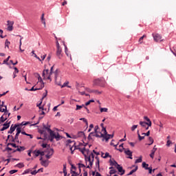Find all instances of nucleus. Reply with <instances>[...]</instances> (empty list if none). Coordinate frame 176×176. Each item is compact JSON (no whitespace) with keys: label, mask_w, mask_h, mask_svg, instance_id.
I'll return each mask as SVG.
<instances>
[{"label":"nucleus","mask_w":176,"mask_h":176,"mask_svg":"<svg viewBox=\"0 0 176 176\" xmlns=\"http://www.w3.org/2000/svg\"><path fill=\"white\" fill-rule=\"evenodd\" d=\"M50 127H52V125L50 124H47V126L44 125V129H45V130H47V133L50 134L48 136V140L50 141V142H54V138L56 141H60V140L65 138V137L60 135L58 132L56 133L54 131L52 130Z\"/></svg>","instance_id":"nucleus-1"},{"label":"nucleus","mask_w":176,"mask_h":176,"mask_svg":"<svg viewBox=\"0 0 176 176\" xmlns=\"http://www.w3.org/2000/svg\"><path fill=\"white\" fill-rule=\"evenodd\" d=\"M109 163H110V166H114V167H116L120 175H124L126 173V170L123 168V166L122 165L118 164V162H116V160H115L114 158H112V160L110 159L109 160Z\"/></svg>","instance_id":"nucleus-2"},{"label":"nucleus","mask_w":176,"mask_h":176,"mask_svg":"<svg viewBox=\"0 0 176 176\" xmlns=\"http://www.w3.org/2000/svg\"><path fill=\"white\" fill-rule=\"evenodd\" d=\"M105 85H107V81H105V78H104V77L96 78L94 80V86H100V87H105Z\"/></svg>","instance_id":"nucleus-3"},{"label":"nucleus","mask_w":176,"mask_h":176,"mask_svg":"<svg viewBox=\"0 0 176 176\" xmlns=\"http://www.w3.org/2000/svg\"><path fill=\"white\" fill-rule=\"evenodd\" d=\"M152 36L155 42H163L162 35L159 34V33H153Z\"/></svg>","instance_id":"nucleus-4"},{"label":"nucleus","mask_w":176,"mask_h":176,"mask_svg":"<svg viewBox=\"0 0 176 176\" xmlns=\"http://www.w3.org/2000/svg\"><path fill=\"white\" fill-rule=\"evenodd\" d=\"M94 157H96V155L93 153H91V159L89 160V165H87V168H89L91 170L93 168V164H94Z\"/></svg>","instance_id":"nucleus-5"},{"label":"nucleus","mask_w":176,"mask_h":176,"mask_svg":"<svg viewBox=\"0 0 176 176\" xmlns=\"http://www.w3.org/2000/svg\"><path fill=\"white\" fill-rule=\"evenodd\" d=\"M98 138H102V141L104 142L105 141V142H108V141H109L110 138L109 136V133L104 135L102 133H101V135H96Z\"/></svg>","instance_id":"nucleus-6"},{"label":"nucleus","mask_w":176,"mask_h":176,"mask_svg":"<svg viewBox=\"0 0 176 176\" xmlns=\"http://www.w3.org/2000/svg\"><path fill=\"white\" fill-rule=\"evenodd\" d=\"M124 152L126 156H128V159L133 160V151H130V148H125Z\"/></svg>","instance_id":"nucleus-7"},{"label":"nucleus","mask_w":176,"mask_h":176,"mask_svg":"<svg viewBox=\"0 0 176 176\" xmlns=\"http://www.w3.org/2000/svg\"><path fill=\"white\" fill-rule=\"evenodd\" d=\"M17 128V123L15 124H12L10 126V130L8 131V134H13Z\"/></svg>","instance_id":"nucleus-8"},{"label":"nucleus","mask_w":176,"mask_h":176,"mask_svg":"<svg viewBox=\"0 0 176 176\" xmlns=\"http://www.w3.org/2000/svg\"><path fill=\"white\" fill-rule=\"evenodd\" d=\"M47 124H49V123H47V125L45 124V123L43 124V129H38V131L39 134L44 135L45 133H46V131H47V129H45V126H47Z\"/></svg>","instance_id":"nucleus-9"},{"label":"nucleus","mask_w":176,"mask_h":176,"mask_svg":"<svg viewBox=\"0 0 176 176\" xmlns=\"http://www.w3.org/2000/svg\"><path fill=\"white\" fill-rule=\"evenodd\" d=\"M61 52H63L61 47L56 48V56L57 57H58L59 59H61V57H63V54H61Z\"/></svg>","instance_id":"nucleus-10"},{"label":"nucleus","mask_w":176,"mask_h":176,"mask_svg":"<svg viewBox=\"0 0 176 176\" xmlns=\"http://www.w3.org/2000/svg\"><path fill=\"white\" fill-rule=\"evenodd\" d=\"M21 133V126L17 124L15 136L19 138V136L20 135Z\"/></svg>","instance_id":"nucleus-11"},{"label":"nucleus","mask_w":176,"mask_h":176,"mask_svg":"<svg viewBox=\"0 0 176 176\" xmlns=\"http://www.w3.org/2000/svg\"><path fill=\"white\" fill-rule=\"evenodd\" d=\"M10 123H12V121L7 120L6 122L2 124V126L6 129V130H8V129L10 127Z\"/></svg>","instance_id":"nucleus-12"},{"label":"nucleus","mask_w":176,"mask_h":176,"mask_svg":"<svg viewBox=\"0 0 176 176\" xmlns=\"http://www.w3.org/2000/svg\"><path fill=\"white\" fill-rule=\"evenodd\" d=\"M50 151H51V154L47 153L45 155V157L47 160H49V159L52 157V155H54V149L53 148H51Z\"/></svg>","instance_id":"nucleus-13"},{"label":"nucleus","mask_w":176,"mask_h":176,"mask_svg":"<svg viewBox=\"0 0 176 176\" xmlns=\"http://www.w3.org/2000/svg\"><path fill=\"white\" fill-rule=\"evenodd\" d=\"M100 129V126H98V125L95 126V127H94V133H95V134L93 135V137H96V138H98V137L97 135H100L98 134V129Z\"/></svg>","instance_id":"nucleus-14"},{"label":"nucleus","mask_w":176,"mask_h":176,"mask_svg":"<svg viewBox=\"0 0 176 176\" xmlns=\"http://www.w3.org/2000/svg\"><path fill=\"white\" fill-rule=\"evenodd\" d=\"M144 119L146 120L147 126H152V121H151V119L148 116H145Z\"/></svg>","instance_id":"nucleus-15"},{"label":"nucleus","mask_w":176,"mask_h":176,"mask_svg":"<svg viewBox=\"0 0 176 176\" xmlns=\"http://www.w3.org/2000/svg\"><path fill=\"white\" fill-rule=\"evenodd\" d=\"M85 157V162L86 163V166H87V162H90V159H91V153H90V155L89 156H87V155H84Z\"/></svg>","instance_id":"nucleus-16"},{"label":"nucleus","mask_w":176,"mask_h":176,"mask_svg":"<svg viewBox=\"0 0 176 176\" xmlns=\"http://www.w3.org/2000/svg\"><path fill=\"white\" fill-rule=\"evenodd\" d=\"M69 85V82H65L63 83V85H61V84H58V86H60L61 89L64 88V87H69V89H71V86L68 85Z\"/></svg>","instance_id":"nucleus-17"},{"label":"nucleus","mask_w":176,"mask_h":176,"mask_svg":"<svg viewBox=\"0 0 176 176\" xmlns=\"http://www.w3.org/2000/svg\"><path fill=\"white\" fill-rule=\"evenodd\" d=\"M19 124L21 127H23V126H27L28 124H31V122L30 121H23L21 123H16Z\"/></svg>","instance_id":"nucleus-18"},{"label":"nucleus","mask_w":176,"mask_h":176,"mask_svg":"<svg viewBox=\"0 0 176 176\" xmlns=\"http://www.w3.org/2000/svg\"><path fill=\"white\" fill-rule=\"evenodd\" d=\"M110 145H111V146H114L116 151H119V152H120V153L123 152V149H122V148H118V144H115L113 142H111V143H110Z\"/></svg>","instance_id":"nucleus-19"},{"label":"nucleus","mask_w":176,"mask_h":176,"mask_svg":"<svg viewBox=\"0 0 176 176\" xmlns=\"http://www.w3.org/2000/svg\"><path fill=\"white\" fill-rule=\"evenodd\" d=\"M41 166L43 167H48L49 166V161L47 160H45L44 161L41 162Z\"/></svg>","instance_id":"nucleus-20"},{"label":"nucleus","mask_w":176,"mask_h":176,"mask_svg":"<svg viewBox=\"0 0 176 176\" xmlns=\"http://www.w3.org/2000/svg\"><path fill=\"white\" fill-rule=\"evenodd\" d=\"M13 69H14V72H13V79H14V78H16V76H17V75H16V74H19V69L16 67H13Z\"/></svg>","instance_id":"nucleus-21"},{"label":"nucleus","mask_w":176,"mask_h":176,"mask_svg":"<svg viewBox=\"0 0 176 176\" xmlns=\"http://www.w3.org/2000/svg\"><path fill=\"white\" fill-rule=\"evenodd\" d=\"M4 116L2 115L1 117H0V124H2V123H5V122H6L7 119H8V117L6 116L3 117Z\"/></svg>","instance_id":"nucleus-22"},{"label":"nucleus","mask_w":176,"mask_h":176,"mask_svg":"<svg viewBox=\"0 0 176 176\" xmlns=\"http://www.w3.org/2000/svg\"><path fill=\"white\" fill-rule=\"evenodd\" d=\"M3 116H8V118L10 116L11 113L9 112V110L5 109L4 111H3Z\"/></svg>","instance_id":"nucleus-23"},{"label":"nucleus","mask_w":176,"mask_h":176,"mask_svg":"<svg viewBox=\"0 0 176 176\" xmlns=\"http://www.w3.org/2000/svg\"><path fill=\"white\" fill-rule=\"evenodd\" d=\"M9 60H10V56H8L3 61V64H6V65H10L9 63Z\"/></svg>","instance_id":"nucleus-24"},{"label":"nucleus","mask_w":176,"mask_h":176,"mask_svg":"<svg viewBox=\"0 0 176 176\" xmlns=\"http://www.w3.org/2000/svg\"><path fill=\"white\" fill-rule=\"evenodd\" d=\"M77 166H78V168H87V166L82 164V161H80V163L77 164Z\"/></svg>","instance_id":"nucleus-25"},{"label":"nucleus","mask_w":176,"mask_h":176,"mask_svg":"<svg viewBox=\"0 0 176 176\" xmlns=\"http://www.w3.org/2000/svg\"><path fill=\"white\" fill-rule=\"evenodd\" d=\"M3 107H5V101H1L0 100V112H3V111H5V109H2Z\"/></svg>","instance_id":"nucleus-26"},{"label":"nucleus","mask_w":176,"mask_h":176,"mask_svg":"<svg viewBox=\"0 0 176 176\" xmlns=\"http://www.w3.org/2000/svg\"><path fill=\"white\" fill-rule=\"evenodd\" d=\"M142 168H144L146 170H148V168H149V164H147L146 162H143L142 164Z\"/></svg>","instance_id":"nucleus-27"},{"label":"nucleus","mask_w":176,"mask_h":176,"mask_svg":"<svg viewBox=\"0 0 176 176\" xmlns=\"http://www.w3.org/2000/svg\"><path fill=\"white\" fill-rule=\"evenodd\" d=\"M16 151H18V152H23V151H25V146H18V148H16Z\"/></svg>","instance_id":"nucleus-28"},{"label":"nucleus","mask_w":176,"mask_h":176,"mask_svg":"<svg viewBox=\"0 0 176 176\" xmlns=\"http://www.w3.org/2000/svg\"><path fill=\"white\" fill-rule=\"evenodd\" d=\"M16 140H19V138L16 135L14 137L12 136V138H11V140H9V142H12V144H14L16 142Z\"/></svg>","instance_id":"nucleus-29"},{"label":"nucleus","mask_w":176,"mask_h":176,"mask_svg":"<svg viewBox=\"0 0 176 176\" xmlns=\"http://www.w3.org/2000/svg\"><path fill=\"white\" fill-rule=\"evenodd\" d=\"M139 124L142 126V127H146V126H148V124L146 123V122L145 121H140L139 122Z\"/></svg>","instance_id":"nucleus-30"},{"label":"nucleus","mask_w":176,"mask_h":176,"mask_svg":"<svg viewBox=\"0 0 176 176\" xmlns=\"http://www.w3.org/2000/svg\"><path fill=\"white\" fill-rule=\"evenodd\" d=\"M76 107L75 111H80V109H81L82 108H85V104H81V105L76 104Z\"/></svg>","instance_id":"nucleus-31"},{"label":"nucleus","mask_w":176,"mask_h":176,"mask_svg":"<svg viewBox=\"0 0 176 176\" xmlns=\"http://www.w3.org/2000/svg\"><path fill=\"white\" fill-rule=\"evenodd\" d=\"M137 163H142V155H140L138 159H136L135 161V164H137Z\"/></svg>","instance_id":"nucleus-32"},{"label":"nucleus","mask_w":176,"mask_h":176,"mask_svg":"<svg viewBox=\"0 0 176 176\" xmlns=\"http://www.w3.org/2000/svg\"><path fill=\"white\" fill-rule=\"evenodd\" d=\"M91 102H95L94 99H91V100H88L87 102H86L85 103L84 105H85V107H87V106L90 105V104H91Z\"/></svg>","instance_id":"nucleus-33"},{"label":"nucleus","mask_w":176,"mask_h":176,"mask_svg":"<svg viewBox=\"0 0 176 176\" xmlns=\"http://www.w3.org/2000/svg\"><path fill=\"white\" fill-rule=\"evenodd\" d=\"M108 157H110V159H112V155L109 154V153L106 152L104 153V156L103 157V159H108Z\"/></svg>","instance_id":"nucleus-34"},{"label":"nucleus","mask_w":176,"mask_h":176,"mask_svg":"<svg viewBox=\"0 0 176 176\" xmlns=\"http://www.w3.org/2000/svg\"><path fill=\"white\" fill-rule=\"evenodd\" d=\"M12 151H13V148H10L9 146H6L5 148V149L3 151V152H6L7 151L9 153L12 152Z\"/></svg>","instance_id":"nucleus-35"},{"label":"nucleus","mask_w":176,"mask_h":176,"mask_svg":"<svg viewBox=\"0 0 176 176\" xmlns=\"http://www.w3.org/2000/svg\"><path fill=\"white\" fill-rule=\"evenodd\" d=\"M38 82L36 83V85H38V83H43V79L42 78V77L41 76V75L38 74Z\"/></svg>","instance_id":"nucleus-36"},{"label":"nucleus","mask_w":176,"mask_h":176,"mask_svg":"<svg viewBox=\"0 0 176 176\" xmlns=\"http://www.w3.org/2000/svg\"><path fill=\"white\" fill-rule=\"evenodd\" d=\"M33 153L34 154V157H38L40 155V150H34Z\"/></svg>","instance_id":"nucleus-37"},{"label":"nucleus","mask_w":176,"mask_h":176,"mask_svg":"<svg viewBox=\"0 0 176 176\" xmlns=\"http://www.w3.org/2000/svg\"><path fill=\"white\" fill-rule=\"evenodd\" d=\"M54 79H55V81L57 80V77L58 76V69H56L54 72Z\"/></svg>","instance_id":"nucleus-38"},{"label":"nucleus","mask_w":176,"mask_h":176,"mask_svg":"<svg viewBox=\"0 0 176 176\" xmlns=\"http://www.w3.org/2000/svg\"><path fill=\"white\" fill-rule=\"evenodd\" d=\"M100 111L101 112V113H102V112H108V108L107 107H100Z\"/></svg>","instance_id":"nucleus-39"},{"label":"nucleus","mask_w":176,"mask_h":176,"mask_svg":"<svg viewBox=\"0 0 176 176\" xmlns=\"http://www.w3.org/2000/svg\"><path fill=\"white\" fill-rule=\"evenodd\" d=\"M65 47V53L67 57H69V54L68 53V47H67V45L64 44Z\"/></svg>","instance_id":"nucleus-40"},{"label":"nucleus","mask_w":176,"mask_h":176,"mask_svg":"<svg viewBox=\"0 0 176 176\" xmlns=\"http://www.w3.org/2000/svg\"><path fill=\"white\" fill-rule=\"evenodd\" d=\"M148 141H150V144H146V145L151 146L153 144V142H155V140H153V138L151 136L148 137Z\"/></svg>","instance_id":"nucleus-41"},{"label":"nucleus","mask_w":176,"mask_h":176,"mask_svg":"<svg viewBox=\"0 0 176 176\" xmlns=\"http://www.w3.org/2000/svg\"><path fill=\"white\" fill-rule=\"evenodd\" d=\"M24 163L23 162H19L16 165V167H18V168H23L24 167Z\"/></svg>","instance_id":"nucleus-42"},{"label":"nucleus","mask_w":176,"mask_h":176,"mask_svg":"<svg viewBox=\"0 0 176 176\" xmlns=\"http://www.w3.org/2000/svg\"><path fill=\"white\" fill-rule=\"evenodd\" d=\"M144 38H146V34H144L142 36H141L138 42L141 45V43H142V41H144Z\"/></svg>","instance_id":"nucleus-43"},{"label":"nucleus","mask_w":176,"mask_h":176,"mask_svg":"<svg viewBox=\"0 0 176 176\" xmlns=\"http://www.w3.org/2000/svg\"><path fill=\"white\" fill-rule=\"evenodd\" d=\"M116 173H118V170H116V169H111L109 170V174L110 175H113V174H116Z\"/></svg>","instance_id":"nucleus-44"},{"label":"nucleus","mask_w":176,"mask_h":176,"mask_svg":"<svg viewBox=\"0 0 176 176\" xmlns=\"http://www.w3.org/2000/svg\"><path fill=\"white\" fill-rule=\"evenodd\" d=\"M79 151L81 152V153H82V155H83V156H85V155H86V153H85V152H86V147H83L82 148H80Z\"/></svg>","instance_id":"nucleus-45"},{"label":"nucleus","mask_w":176,"mask_h":176,"mask_svg":"<svg viewBox=\"0 0 176 176\" xmlns=\"http://www.w3.org/2000/svg\"><path fill=\"white\" fill-rule=\"evenodd\" d=\"M70 174H72L74 176H78L79 173L76 170H70Z\"/></svg>","instance_id":"nucleus-46"},{"label":"nucleus","mask_w":176,"mask_h":176,"mask_svg":"<svg viewBox=\"0 0 176 176\" xmlns=\"http://www.w3.org/2000/svg\"><path fill=\"white\" fill-rule=\"evenodd\" d=\"M92 129H94V124H90L88 131H87V133H90V131H91Z\"/></svg>","instance_id":"nucleus-47"},{"label":"nucleus","mask_w":176,"mask_h":176,"mask_svg":"<svg viewBox=\"0 0 176 176\" xmlns=\"http://www.w3.org/2000/svg\"><path fill=\"white\" fill-rule=\"evenodd\" d=\"M41 19V21H43V24H44V25H46V21H45V14H42Z\"/></svg>","instance_id":"nucleus-48"},{"label":"nucleus","mask_w":176,"mask_h":176,"mask_svg":"<svg viewBox=\"0 0 176 176\" xmlns=\"http://www.w3.org/2000/svg\"><path fill=\"white\" fill-rule=\"evenodd\" d=\"M35 86H36V85H34L31 89H30V91H36L38 90V87L35 88Z\"/></svg>","instance_id":"nucleus-49"},{"label":"nucleus","mask_w":176,"mask_h":176,"mask_svg":"<svg viewBox=\"0 0 176 176\" xmlns=\"http://www.w3.org/2000/svg\"><path fill=\"white\" fill-rule=\"evenodd\" d=\"M96 168H98V171H101V169L100 168V162H96Z\"/></svg>","instance_id":"nucleus-50"},{"label":"nucleus","mask_w":176,"mask_h":176,"mask_svg":"<svg viewBox=\"0 0 176 176\" xmlns=\"http://www.w3.org/2000/svg\"><path fill=\"white\" fill-rule=\"evenodd\" d=\"M72 170H74L73 171H76V170H77V168L76 167L75 164H72V166H71L70 171H71Z\"/></svg>","instance_id":"nucleus-51"},{"label":"nucleus","mask_w":176,"mask_h":176,"mask_svg":"<svg viewBox=\"0 0 176 176\" xmlns=\"http://www.w3.org/2000/svg\"><path fill=\"white\" fill-rule=\"evenodd\" d=\"M30 171H31V169L28 168L24 170V172L22 173V175H25V174H29Z\"/></svg>","instance_id":"nucleus-52"},{"label":"nucleus","mask_w":176,"mask_h":176,"mask_svg":"<svg viewBox=\"0 0 176 176\" xmlns=\"http://www.w3.org/2000/svg\"><path fill=\"white\" fill-rule=\"evenodd\" d=\"M17 171H19V170H16V169H12V170L9 171V173L11 174V175H13V174H16V173H17Z\"/></svg>","instance_id":"nucleus-53"},{"label":"nucleus","mask_w":176,"mask_h":176,"mask_svg":"<svg viewBox=\"0 0 176 176\" xmlns=\"http://www.w3.org/2000/svg\"><path fill=\"white\" fill-rule=\"evenodd\" d=\"M43 135H44V138L43 140L44 141H46V140H49V138H47L49 137V135H47V133L45 132Z\"/></svg>","instance_id":"nucleus-54"},{"label":"nucleus","mask_w":176,"mask_h":176,"mask_svg":"<svg viewBox=\"0 0 176 176\" xmlns=\"http://www.w3.org/2000/svg\"><path fill=\"white\" fill-rule=\"evenodd\" d=\"M91 153H93L94 155H96V156H100V152L96 151V150H93Z\"/></svg>","instance_id":"nucleus-55"},{"label":"nucleus","mask_w":176,"mask_h":176,"mask_svg":"<svg viewBox=\"0 0 176 176\" xmlns=\"http://www.w3.org/2000/svg\"><path fill=\"white\" fill-rule=\"evenodd\" d=\"M10 45V43L9 40L6 39V41H5L6 47H9Z\"/></svg>","instance_id":"nucleus-56"},{"label":"nucleus","mask_w":176,"mask_h":176,"mask_svg":"<svg viewBox=\"0 0 176 176\" xmlns=\"http://www.w3.org/2000/svg\"><path fill=\"white\" fill-rule=\"evenodd\" d=\"M102 131H103V135L109 134L108 131H107V127H103V129H102Z\"/></svg>","instance_id":"nucleus-57"},{"label":"nucleus","mask_w":176,"mask_h":176,"mask_svg":"<svg viewBox=\"0 0 176 176\" xmlns=\"http://www.w3.org/2000/svg\"><path fill=\"white\" fill-rule=\"evenodd\" d=\"M138 140L139 141H142V140H145V136H141L140 134H138Z\"/></svg>","instance_id":"nucleus-58"},{"label":"nucleus","mask_w":176,"mask_h":176,"mask_svg":"<svg viewBox=\"0 0 176 176\" xmlns=\"http://www.w3.org/2000/svg\"><path fill=\"white\" fill-rule=\"evenodd\" d=\"M46 152H47V151H41L40 150V154L39 156H41V157H43V155H45V153H46Z\"/></svg>","instance_id":"nucleus-59"},{"label":"nucleus","mask_w":176,"mask_h":176,"mask_svg":"<svg viewBox=\"0 0 176 176\" xmlns=\"http://www.w3.org/2000/svg\"><path fill=\"white\" fill-rule=\"evenodd\" d=\"M41 84V87L38 89V90H42V89H43V87H45V82H40Z\"/></svg>","instance_id":"nucleus-60"},{"label":"nucleus","mask_w":176,"mask_h":176,"mask_svg":"<svg viewBox=\"0 0 176 176\" xmlns=\"http://www.w3.org/2000/svg\"><path fill=\"white\" fill-rule=\"evenodd\" d=\"M7 23H8V25H11V26H13V24H14V21H8Z\"/></svg>","instance_id":"nucleus-61"},{"label":"nucleus","mask_w":176,"mask_h":176,"mask_svg":"<svg viewBox=\"0 0 176 176\" xmlns=\"http://www.w3.org/2000/svg\"><path fill=\"white\" fill-rule=\"evenodd\" d=\"M41 146H42V148H43L47 149V143H42V144H41Z\"/></svg>","instance_id":"nucleus-62"},{"label":"nucleus","mask_w":176,"mask_h":176,"mask_svg":"<svg viewBox=\"0 0 176 176\" xmlns=\"http://www.w3.org/2000/svg\"><path fill=\"white\" fill-rule=\"evenodd\" d=\"M171 144H173V142H171L170 140H168L166 142V146H170Z\"/></svg>","instance_id":"nucleus-63"},{"label":"nucleus","mask_w":176,"mask_h":176,"mask_svg":"<svg viewBox=\"0 0 176 176\" xmlns=\"http://www.w3.org/2000/svg\"><path fill=\"white\" fill-rule=\"evenodd\" d=\"M8 31H13V26L8 25L7 28Z\"/></svg>","instance_id":"nucleus-64"}]
</instances>
